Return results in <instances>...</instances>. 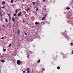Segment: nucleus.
<instances>
[{
    "instance_id": "1",
    "label": "nucleus",
    "mask_w": 73,
    "mask_h": 73,
    "mask_svg": "<svg viewBox=\"0 0 73 73\" xmlns=\"http://www.w3.org/2000/svg\"><path fill=\"white\" fill-rule=\"evenodd\" d=\"M21 63V61L20 60H18L17 62V63L18 65H20Z\"/></svg>"
},
{
    "instance_id": "2",
    "label": "nucleus",
    "mask_w": 73,
    "mask_h": 73,
    "mask_svg": "<svg viewBox=\"0 0 73 73\" xmlns=\"http://www.w3.org/2000/svg\"><path fill=\"white\" fill-rule=\"evenodd\" d=\"M21 12L18 14V16H19V17H20V16H21Z\"/></svg>"
},
{
    "instance_id": "3",
    "label": "nucleus",
    "mask_w": 73,
    "mask_h": 73,
    "mask_svg": "<svg viewBox=\"0 0 73 73\" xmlns=\"http://www.w3.org/2000/svg\"><path fill=\"white\" fill-rule=\"evenodd\" d=\"M7 15L9 16V19H11V16H10V14H9L7 13Z\"/></svg>"
},
{
    "instance_id": "4",
    "label": "nucleus",
    "mask_w": 73,
    "mask_h": 73,
    "mask_svg": "<svg viewBox=\"0 0 73 73\" xmlns=\"http://www.w3.org/2000/svg\"><path fill=\"white\" fill-rule=\"evenodd\" d=\"M18 11L19 9H16L15 11L16 13H17V12H18Z\"/></svg>"
},
{
    "instance_id": "5",
    "label": "nucleus",
    "mask_w": 73,
    "mask_h": 73,
    "mask_svg": "<svg viewBox=\"0 0 73 73\" xmlns=\"http://www.w3.org/2000/svg\"><path fill=\"white\" fill-rule=\"evenodd\" d=\"M17 33L18 34H20V30H18L17 31Z\"/></svg>"
},
{
    "instance_id": "6",
    "label": "nucleus",
    "mask_w": 73,
    "mask_h": 73,
    "mask_svg": "<svg viewBox=\"0 0 73 73\" xmlns=\"http://www.w3.org/2000/svg\"><path fill=\"white\" fill-rule=\"evenodd\" d=\"M1 61L2 62H5V60H1Z\"/></svg>"
},
{
    "instance_id": "7",
    "label": "nucleus",
    "mask_w": 73,
    "mask_h": 73,
    "mask_svg": "<svg viewBox=\"0 0 73 73\" xmlns=\"http://www.w3.org/2000/svg\"><path fill=\"white\" fill-rule=\"evenodd\" d=\"M27 73H29V68H27Z\"/></svg>"
},
{
    "instance_id": "8",
    "label": "nucleus",
    "mask_w": 73,
    "mask_h": 73,
    "mask_svg": "<svg viewBox=\"0 0 73 73\" xmlns=\"http://www.w3.org/2000/svg\"><path fill=\"white\" fill-rule=\"evenodd\" d=\"M38 23V22H35V25H37V24Z\"/></svg>"
},
{
    "instance_id": "9",
    "label": "nucleus",
    "mask_w": 73,
    "mask_h": 73,
    "mask_svg": "<svg viewBox=\"0 0 73 73\" xmlns=\"http://www.w3.org/2000/svg\"><path fill=\"white\" fill-rule=\"evenodd\" d=\"M15 20V19L14 18L12 19V20L13 21H14Z\"/></svg>"
},
{
    "instance_id": "10",
    "label": "nucleus",
    "mask_w": 73,
    "mask_h": 73,
    "mask_svg": "<svg viewBox=\"0 0 73 73\" xmlns=\"http://www.w3.org/2000/svg\"><path fill=\"white\" fill-rule=\"evenodd\" d=\"M57 69H60V67L59 66L57 67Z\"/></svg>"
},
{
    "instance_id": "11",
    "label": "nucleus",
    "mask_w": 73,
    "mask_h": 73,
    "mask_svg": "<svg viewBox=\"0 0 73 73\" xmlns=\"http://www.w3.org/2000/svg\"><path fill=\"white\" fill-rule=\"evenodd\" d=\"M2 4H5V1H4L3 2H2Z\"/></svg>"
},
{
    "instance_id": "12",
    "label": "nucleus",
    "mask_w": 73,
    "mask_h": 73,
    "mask_svg": "<svg viewBox=\"0 0 73 73\" xmlns=\"http://www.w3.org/2000/svg\"><path fill=\"white\" fill-rule=\"evenodd\" d=\"M11 44H10V45L9 46V48H10V47H11Z\"/></svg>"
},
{
    "instance_id": "13",
    "label": "nucleus",
    "mask_w": 73,
    "mask_h": 73,
    "mask_svg": "<svg viewBox=\"0 0 73 73\" xmlns=\"http://www.w3.org/2000/svg\"><path fill=\"white\" fill-rule=\"evenodd\" d=\"M44 19H45V17H43L42 19V20H44Z\"/></svg>"
},
{
    "instance_id": "14",
    "label": "nucleus",
    "mask_w": 73,
    "mask_h": 73,
    "mask_svg": "<svg viewBox=\"0 0 73 73\" xmlns=\"http://www.w3.org/2000/svg\"><path fill=\"white\" fill-rule=\"evenodd\" d=\"M40 62V60H38V62H37V64H38V63H39V62Z\"/></svg>"
},
{
    "instance_id": "15",
    "label": "nucleus",
    "mask_w": 73,
    "mask_h": 73,
    "mask_svg": "<svg viewBox=\"0 0 73 73\" xmlns=\"http://www.w3.org/2000/svg\"><path fill=\"white\" fill-rule=\"evenodd\" d=\"M36 11H38V8H37L36 9H35Z\"/></svg>"
},
{
    "instance_id": "16",
    "label": "nucleus",
    "mask_w": 73,
    "mask_h": 73,
    "mask_svg": "<svg viewBox=\"0 0 73 73\" xmlns=\"http://www.w3.org/2000/svg\"><path fill=\"white\" fill-rule=\"evenodd\" d=\"M5 21H6V22L7 23V22H8V20H7V19H5Z\"/></svg>"
},
{
    "instance_id": "17",
    "label": "nucleus",
    "mask_w": 73,
    "mask_h": 73,
    "mask_svg": "<svg viewBox=\"0 0 73 73\" xmlns=\"http://www.w3.org/2000/svg\"><path fill=\"white\" fill-rule=\"evenodd\" d=\"M11 3H13V0H11Z\"/></svg>"
},
{
    "instance_id": "18",
    "label": "nucleus",
    "mask_w": 73,
    "mask_h": 73,
    "mask_svg": "<svg viewBox=\"0 0 73 73\" xmlns=\"http://www.w3.org/2000/svg\"><path fill=\"white\" fill-rule=\"evenodd\" d=\"M3 51L5 52V50H5V49H3Z\"/></svg>"
},
{
    "instance_id": "19",
    "label": "nucleus",
    "mask_w": 73,
    "mask_h": 73,
    "mask_svg": "<svg viewBox=\"0 0 73 73\" xmlns=\"http://www.w3.org/2000/svg\"><path fill=\"white\" fill-rule=\"evenodd\" d=\"M67 9H70V8L69 7H68L67 8Z\"/></svg>"
},
{
    "instance_id": "20",
    "label": "nucleus",
    "mask_w": 73,
    "mask_h": 73,
    "mask_svg": "<svg viewBox=\"0 0 73 73\" xmlns=\"http://www.w3.org/2000/svg\"><path fill=\"white\" fill-rule=\"evenodd\" d=\"M1 58H3V55H2L1 56Z\"/></svg>"
},
{
    "instance_id": "21",
    "label": "nucleus",
    "mask_w": 73,
    "mask_h": 73,
    "mask_svg": "<svg viewBox=\"0 0 73 73\" xmlns=\"http://www.w3.org/2000/svg\"><path fill=\"white\" fill-rule=\"evenodd\" d=\"M33 5H34V4H35V2H33Z\"/></svg>"
},
{
    "instance_id": "22",
    "label": "nucleus",
    "mask_w": 73,
    "mask_h": 73,
    "mask_svg": "<svg viewBox=\"0 0 73 73\" xmlns=\"http://www.w3.org/2000/svg\"><path fill=\"white\" fill-rule=\"evenodd\" d=\"M16 16V14H14V16Z\"/></svg>"
},
{
    "instance_id": "23",
    "label": "nucleus",
    "mask_w": 73,
    "mask_h": 73,
    "mask_svg": "<svg viewBox=\"0 0 73 73\" xmlns=\"http://www.w3.org/2000/svg\"><path fill=\"white\" fill-rule=\"evenodd\" d=\"M44 17H46V14L44 16Z\"/></svg>"
},
{
    "instance_id": "24",
    "label": "nucleus",
    "mask_w": 73,
    "mask_h": 73,
    "mask_svg": "<svg viewBox=\"0 0 73 73\" xmlns=\"http://www.w3.org/2000/svg\"><path fill=\"white\" fill-rule=\"evenodd\" d=\"M29 9H28L27 10V11L28 12V11H29Z\"/></svg>"
},
{
    "instance_id": "25",
    "label": "nucleus",
    "mask_w": 73,
    "mask_h": 73,
    "mask_svg": "<svg viewBox=\"0 0 73 73\" xmlns=\"http://www.w3.org/2000/svg\"><path fill=\"white\" fill-rule=\"evenodd\" d=\"M2 26H3V28L5 27L4 26V25H3Z\"/></svg>"
},
{
    "instance_id": "26",
    "label": "nucleus",
    "mask_w": 73,
    "mask_h": 73,
    "mask_svg": "<svg viewBox=\"0 0 73 73\" xmlns=\"http://www.w3.org/2000/svg\"><path fill=\"white\" fill-rule=\"evenodd\" d=\"M1 39H4V37H2L1 38Z\"/></svg>"
},
{
    "instance_id": "27",
    "label": "nucleus",
    "mask_w": 73,
    "mask_h": 73,
    "mask_svg": "<svg viewBox=\"0 0 73 73\" xmlns=\"http://www.w3.org/2000/svg\"><path fill=\"white\" fill-rule=\"evenodd\" d=\"M71 45H72V44H73V43H72V42H71Z\"/></svg>"
},
{
    "instance_id": "28",
    "label": "nucleus",
    "mask_w": 73,
    "mask_h": 73,
    "mask_svg": "<svg viewBox=\"0 0 73 73\" xmlns=\"http://www.w3.org/2000/svg\"><path fill=\"white\" fill-rule=\"evenodd\" d=\"M23 73H25V71H23Z\"/></svg>"
},
{
    "instance_id": "29",
    "label": "nucleus",
    "mask_w": 73,
    "mask_h": 73,
    "mask_svg": "<svg viewBox=\"0 0 73 73\" xmlns=\"http://www.w3.org/2000/svg\"><path fill=\"white\" fill-rule=\"evenodd\" d=\"M72 54H73V50H72Z\"/></svg>"
},
{
    "instance_id": "30",
    "label": "nucleus",
    "mask_w": 73,
    "mask_h": 73,
    "mask_svg": "<svg viewBox=\"0 0 73 73\" xmlns=\"http://www.w3.org/2000/svg\"><path fill=\"white\" fill-rule=\"evenodd\" d=\"M25 35H27V33H25Z\"/></svg>"
},
{
    "instance_id": "31",
    "label": "nucleus",
    "mask_w": 73,
    "mask_h": 73,
    "mask_svg": "<svg viewBox=\"0 0 73 73\" xmlns=\"http://www.w3.org/2000/svg\"><path fill=\"white\" fill-rule=\"evenodd\" d=\"M43 70H45V69H44V68L43 69Z\"/></svg>"
},
{
    "instance_id": "32",
    "label": "nucleus",
    "mask_w": 73,
    "mask_h": 73,
    "mask_svg": "<svg viewBox=\"0 0 73 73\" xmlns=\"http://www.w3.org/2000/svg\"><path fill=\"white\" fill-rule=\"evenodd\" d=\"M4 7H2V9H3V8H4Z\"/></svg>"
},
{
    "instance_id": "33",
    "label": "nucleus",
    "mask_w": 73,
    "mask_h": 73,
    "mask_svg": "<svg viewBox=\"0 0 73 73\" xmlns=\"http://www.w3.org/2000/svg\"><path fill=\"white\" fill-rule=\"evenodd\" d=\"M0 15H1V11H0Z\"/></svg>"
},
{
    "instance_id": "34",
    "label": "nucleus",
    "mask_w": 73,
    "mask_h": 73,
    "mask_svg": "<svg viewBox=\"0 0 73 73\" xmlns=\"http://www.w3.org/2000/svg\"><path fill=\"white\" fill-rule=\"evenodd\" d=\"M43 24H44V22H43Z\"/></svg>"
},
{
    "instance_id": "35",
    "label": "nucleus",
    "mask_w": 73,
    "mask_h": 73,
    "mask_svg": "<svg viewBox=\"0 0 73 73\" xmlns=\"http://www.w3.org/2000/svg\"><path fill=\"white\" fill-rule=\"evenodd\" d=\"M29 55H28V57H29Z\"/></svg>"
},
{
    "instance_id": "36",
    "label": "nucleus",
    "mask_w": 73,
    "mask_h": 73,
    "mask_svg": "<svg viewBox=\"0 0 73 73\" xmlns=\"http://www.w3.org/2000/svg\"><path fill=\"white\" fill-rule=\"evenodd\" d=\"M23 22H24H24H25V21H24V20H23Z\"/></svg>"
},
{
    "instance_id": "37",
    "label": "nucleus",
    "mask_w": 73,
    "mask_h": 73,
    "mask_svg": "<svg viewBox=\"0 0 73 73\" xmlns=\"http://www.w3.org/2000/svg\"><path fill=\"white\" fill-rule=\"evenodd\" d=\"M6 36H7V35H6V36H5V37H6Z\"/></svg>"
},
{
    "instance_id": "38",
    "label": "nucleus",
    "mask_w": 73,
    "mask_h": 73,
    "mask_svg": "<svg viewBox=\"0 0 73 73\" xmlns=\"http://www.w3.org/2000/svg\"><path fill=\"white\" fill-rule=\"evenodd\" d=\"M21 52V53H22V52Z\"/></svg>"
},
{
    "instance_id": "39",
    "label": "nucleus",
    "mask_w": 73,
    "mask_h": 73,
    "mask_svg": "<svg viewBox=\"0 0 73 73\" xmlns=\"http://www.w3.org/2000/svg\"><path fill=\"white\" fill-rule=\"evenodd\" d=\"M23 70H24V69H23V70H22V71H23Z\"/></svg>"
},
{
    "instance_id": "40",
    "label": "nucleus",
    "mask_w": 73,
    "mask_h": 73,
    "mask_svg": "<svg viewBox=\"0 0 73 73\" xmlns=\"http://www.w3.org/2000/svg\"><path fill=\"white\" fill-rule=\"evenodd\" d=\"M43 1H45V0H43Z\"/></svg>"
},
{
    "instance_id": "41",
    "label": "nucleus",
    "mask_w": 73,
    "mask_h": 73,
    "mask_svg": "<svg viewBox=\"0 0 73 73\" xmlns=\"http://www.w3.org/2000/svg\"><path fill=\"white\" fill-rule=\"evenodd\" d=\"M29 41V40H28L27 41Z\"/></svg>"
},
{
    "instance_id": "42",
    "label": "nucleus",
    "mask_w": 73,
    "mask_h": 73,
    "mask_svg": "<svg viewBox=\"0 0 73 73\" xmlns=\"http://www.w3.org/2000/svg\"><path fill=\"white\" fill-rule=\"evenodd\" d=\"M23 0V1H25V0Z\"/></svg>"
},
{
    "instance_id": "43",
    "label": "nucleus",
    "mask_w": 73,
    "mask_h": 73,
    "mask_svg": "<svg viewBox=\"0 0 73 73\" xmlns=\"http://www.w3.org/2000/svg\"><path fill=\"white\" fill-rule=\"evenodd\" d=\"M68 22H70V21H68Z\"/></svg>"
},
{
    "instance_id": "44",
    "label": "nucleus",
    "mask_w": 73,
    "mask_h": 73,
    "mask_svg": "<svg viewBox=\"0 0 73 73\" xmlns=\"http://www.w3.org/2000/svg\"><path fill=\"white\" fill-rule=\"evenodd\" d=\"M0 31H1V29H0Z\"/></svg>"
},
{
    "instance_id": "45",
    "label": "nucleus",
    "mask_w": 73,
    "mask_h": 73,
    "mask_svg": "<svg viewBox=\"0 0 73 73\" xmlns=\"http://www.w3.org/2000/svg\"><path fill=\"white\" fill-rule=\"evenodd\" d=\"M26 11H27V9H26Z\"/></svg>"
}]
</instances>
